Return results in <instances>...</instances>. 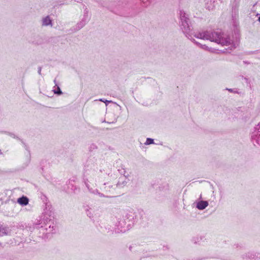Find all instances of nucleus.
Instances as JSON below:
<instances>
[{"mask_svg": "<svg viewBox=\"0 0 260 260\" xmlns=\"http://www.w3.org/2000/svg\"><path fill=\"white\" fill-rule=\"evenodd\" d=\"M56 224L53 221L42 216L37 219L34 222L31 224L30 229H41V232L46 236L49 234H53L56 232Z\"/></svg>", "mask_w": 260, "mask_h": 260, "instance_id": "f257e3e1", "label": "nucleus"}, {"mask_svg": "<svg viewBox=\"0 0 260 260\" xmlns=\"http://www.w3.org/2000/svg\"><path fill=\"white\" fill-rule=\"evenodd\" d=\"M208 38V40L221 44L222 46H229L231 45V47L233 48H236L235 45L231 43L230 37L225 35L221 30L217 29L213 31H209Z\"/></svg>", "mask_w": 260, "mask_h": 260, "instance_id": "f03ea898", "label": "nucleus"}, {"mask_svg": "<svg viewBox=\"0 0 260 260\" xmlns=\"http://www.w3.org/2000/svg\"><path fill=\"white\" fill-rule=\"evenodd\" d=\"M179 15L180 27L185 36L189 39V37H191L192 26L188 16L183 10L180 11Z\"/></svg>", "mask_w": 260, "mask_h": 260, "instance_id": "7ed1b4c3", "label": "nucleus"}, {"mask_svg": "<svg viewBox=\"0 0 260 260\" xmlns=\"http://www.w3.org/2000/svg\"><path fill=\"white\" fill-rule=\"evenodd\" d=\"M119 220L117 223V226L119 230L122 233L125 232L127 230H128V225L127 224V221L126 220L125 218L122 219H118Z\"/></svg>", "mask_w": 260, "mask_h": 260, "instance_id": "20e7f679", "label": "nucleus"}, {"mask_svg": "<svg viewBox=\"0 0 260 260\" xmlns=\"http://www.w3.org/2000/svg\"><path fill=\"white\" fill-rule=\"evenodd\" d=\"M257 130V134L251 136V140L254 145L256 144L260 145V122L255 127Z\"/></svg>", "mask_w": 260, "mask_h": 260, "instance_id": "39448f33", "label": "nucleus"}, {"mask_svg": "<svg viewBox=\"0 0 260 260\" xmlns=\"http://www.w3.org/2000/svg\"><path fill=\"white\" fill-rule=\"evenodd\" d=\"M194 36L197 39L208 40L209 31H204L199 32L194 35Z\"/></svg>", "mask_w": 260, "mask_h": 260, "instance_id": "423d86ee", "label": "nucleus"}, {"mask_svg": "<svg viewBox=\"0 0 260 260\" xmlns=\"http://www.w3.org/2000/svg\"><path fill=\"white\" fill-rule=\"evenodd\" d=\"M104 185H105L104 189L106 193L108 195L113 196V194H114V189L113 186L109 185L108 183H105Z\"/></svg>", "mask_w": 260, "mask_h": 260, "instance_id": "0eeeda50", "label": "nucleus"}, {"mask_svg": "<svg viewBox=\"0 0 260 260\" xmlns=\"http://www.w3.org/2000/svg\"><path fill=\"white\" fill-rule=\"evenodd\" d=\"M10 232L9 229L0 223V236L8 235Z\"/></svg>", "mask_w": 260, "mask_h": 260, "instance_id": "6e6552de", "label": "nucleus"}, {"mask_svg": "<svg viewBox=\"0 0 260 260\" xmlns=\"http://www.w3.org/2000/svg\"><path fill=\"white\" fill-rule=\"evenodd\" d=\"M207 201H201L199 202L197 205V208L199 210H203L208 206Z\"/></svg>", "mask_w": 260, "mask_h": 260, "instance_id": "1a4fd4ad", "label": "nucleus"}, {"mask_svg": "<svg viewBox=\"0 0 260 260\" xmlns=\"http://www.w3.org/2000/svg\"><path fill=\"white\" fill-rule=\"evenodd\" d=\"M29 200L26 197L23 196L17 200V202L22 206H25L28 204Z\"/></svg>", "mask_w": 260, "mask_h": 260, "instance_id": "9d476101", "label": "nucleus"}, {"mask_svg": "<svg viewBox=\"0 0 260 260\" xmlns=\"http://www.w3.org/2000/svg\"><path fill=\"white\" fill-rule=\"evenodd\" d=\"M88 20V18L86 17L85 15L84 16L82 20L77 24V27L78 29L82 28L86 24V22Z\"/></svg>", "mask_w": 260, "mask_h": 260, "instance_id": "9b49d317", "label": "nucleus"}, {"mask_svg": "<svg viewBox=\"0 0 260 260\" xmlns=\"http://www.w3.org/2000/svg\"><path fill=\"white\" fill-rule=\"evenodd\" d=\"M126 179L125 177L123 176L119 177L118 181L116 184V186L121 187L122 186H124L126 183Z\"/></svg>", "mask_w": 260, "mask_h": 260, "instance_id": "f8f14e48", "label": "nucleus"}, {"mask_svg": "<svg viewBox=\"0 0 260 260\" xmlns=\"http://www.w3.org/2000/svg\"><path fill=\"white\" fill-rule=\"evenodd\" d=\"M43 25L45 26L52 25V21L49 16H46L43 19Z\"/></svg>", "mask_w": 260, "mask_h": 260, "instance_id": "ddd939ff", "label": "nucleus"}, {"mask_svg": "<svg viewBox=\"0 0 260 260\" xmlns=\"http://www.w3.org/2000/svg\"><path fill=\"white\" fill-rule=\"evenodd\" d=\"M192 42H193L197 46L200 47L202 49H203L206 50H208L209 49V48L206 45H202L201 43H199L198 42L196 41L194 39H192Z\"/></svg>", "mask_w": 260, "mask_h": 260, "instance_id": "4468645a", "label": "nucleus"}, {"mask_svg": "<svg viewBox=\"0 0 260 260\" xmlns=\"http://www.w3.org/2000/svg\"><path fill=\"white\" fill-rule=\"evenodd\" d=\"M53 91L54 92V93L55 94H57L58 95L62 94V92H61L58 84H56V85H55V86L53 87Z\"/></svg>", "mask_w": 260, "mask_h": 260, "instance_id": "2eb2a0df", "label": "nucleus"}, {"mask_svg": "<svg viewBox=\"0 0 260 260\" xmlns=\"http://www.w3.org/2000/svg\"><path fill=\"white\" fill-rule=\"evenodd\" d=\"M235 6H234L233 7L232 11H233V13H234L235 14V15H236L238 13V8L239 7L238 3L239 2V0H235Z\"/></svg>", "mask_w": 260, "mask_h": 260, "instance_id": "dca6fc26", "label": "nucleus"}, {"mask_svg": "<svg viewBox=\"0 0 260 260\" xmlns=\"http://www.w3.org/2000/svg\"><path fill=\"white\" fill-rule=\"evenodd\" d=\"M122 215L123 218H125L128 222L130 221V219H129L130 217V215L128 213L124 212Z\"/></svg>", "mask_w": 260, "mask_h": 260, "instance_id": "f3484780", "label": "nucleus"}, {"mask_svg": "<svg viewBox=\"0 0 260 260\" xmlns=\"http://www.w3.org/2000/svg\"><path fill=\"white\" fill-rule=\"evenodd\" d=\"M41 199H42L43 202L46 204V206H47V204H48V203H47L48 199H47V198L46 197V196L43 194H42L41 196Z\"/></svg>", "mask_w": 260, "mask_h": 260, "instance_id": "a211bd4d", "label": "nucleus"}, {"mask_svg": "<svg viewBox=\"0 0 260 260\" xmlns=\"http://www.w3.org/2000/svg\"><path fill=\"white\" fill-rule=\"evenodd\" d=\"M154 143V140L151 138H147L146 141L145 143V145H149Z\"/></svg>", "mask_w": 260, "mask_h": 260, "instance_id": "6ab92c4d", "label": "nucleus"}, {"mask_svg": "<svg viewBox=\"0 0 260 260\" xmlns=\"http://www.w3.org/2000/svg\"><path fill=\"white\" fill-rule=\"evenodd\" d=\"M99 194L100 197H107V198H111V197H115V196H110V195H108V194L104 195L101 193H99Z\"/></svg>", "mask_w": 260, "mask_h": 260, "instance_id": "aec40b11", "label": "nucleus"}, {"mask_svg": "<svg viewBox=\"0 0 260 260\" xmlns=\"http://www.w3.org/2000/svg\"><path fill=\"white\" fill-rule=\"evenodd\" d=\"M142 2L145 6H147L149 4V0H142Z\"/></svg>", "mask_w": 260, "mask_h": 260, "instance_id": "412c9836", "label": "nucleus"}, {"mask_svg": "<svg viewBox=\"0 0 260 260\" xmlns=\"http://www.w3.org/2000/svg\"><path fill=\"white\" fill-rule=\"evenodd\" d=\"M100 101L105 102L106 105H107L108 103H110L111 102V101H108V100L104 101L103 99H100Z\"/></svg>", "mask_w": 260, "mask_h": 260, "instance_id": "4be33fe9", "label": "nucleus"}, {"mask_svg": "<svg viewBox=\"0 0 260 260\" xmlns=\"http://www.w3.org/2000/svg\"><path fill=\"white\" fill-rule=\"evenodd\" d=\"M87 13H88V11L87 10V8H86L84 10V16L85 15L86 16V17L87 18H88V15H87Z\"/></svg>", "mask_w": 260, "mask_h": 260, "instance_id": "5701e85b", "label": "nucleus"}, {"mask_svg": "<svg viewBox=\"0 0 260 260\" xmlns=\"http://www.w3.org/2000/svg\"><path fill=\"white\" fill-rule=\"evenodd\" d=\"M213 7V6H208V4L207 5V9H208L209 10H212Z\"/></svg>", "mask_w": 260, "mask_h": 260, "instance_id": "b1692460", "label": "nucleus"}, {"mask_svg": "<svg viewBox=\"0 0 260 260\" xmlns=\"http://www.w3.org/2000/svg\"><path fill=\"white\" fill-rule=\"evenodd\" d=\"M96 148H97L96 146L94 144H92L91 145V148L96 149Z\"/></svg>", "mask_w": 260, "mask_h": 260, "instance_id": "393cba45", "label": "nucleus"}, {"mask_svg": "<svg viewBox=\"0 0 260 260\" xmlns=\"http://www.w3.org/2000/svg\"><path fill=\"white\" fill-rule=\"evenodd\" d=\"M87 179H86V180H85V181H84V182H85V185H86V187L88 188V187H89V185H88V184L87 183Z\"/></svg>", "mask_w": 260, "mask_h": 260, "instance_id": "a878e982", "label": "nucleus"}, {"mask_svg": "<svg viewBox=\"0 0 260 260\" xmlns=\"http://www.w3.org/2000/svg\"><path fill=\"white\" fill-rule=\"evenodd\" d=\"M38 73L39 74H41V67H39L38 69Z\"/></svg>", "mask_w": 260, "mask_h": 260, "instance_id": "bb28decb", "label": "nucleus"}, {"mask_svg": "<svg viewBox=\"0 0 260 260\" xmlns=\"http://www.w3.org/2000/svg\"><path fill=\"white\" fill-rule=\"evenodd\" d=\"M226 90H229L230 92H233V89L231 88H226Z\"/></svg>", "mask_w": 260, "mask_h": 260, "instance_id": "cd10ccee", "label": "nucleus"}, {"mask_svg": "<svg viewBox=\"0 0 260 260\" xmlns=\"http://www.w3.org/2000/svg\"><path fill=\"white\" fill-rule=\"evenodd\" d=\"M54 83H55V85H56V84H58V83H57V81H56V79H55L54 80Z\"/></svg>", "mask_w": 260, "mask_h": 260, "instance_id": "c85d7f7f", "label": "nucleus"}, {"mask_svg": "<svg viewBox=\"0 0 260 260\" xmlns=\"http://www.w3.org/2000/svg\"><path fill=\"white\" fill-rule=\"evenodd\" d=\"M119 171L120 172V173H121V169H119Z\"/></svg>", "mask_w": 260, "mask_h": 260, "instance_id": "c756f323", "label": "nucleus"}, {"mask_svg": "<svg viewBox=\"0 0 260 260\" xmlns=\"http://www.w3.org/2000/svg\"><path fill=\"white\" fill-rule=\"evenodd\" d=\"M2 245V243H0V245Z\"/></svg>", "mask_w": 260, "mask_h": 260, "instance_id": "7c9ffc66", "label": "nucleus"}]
</instances>
